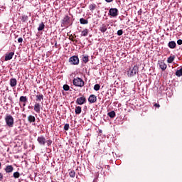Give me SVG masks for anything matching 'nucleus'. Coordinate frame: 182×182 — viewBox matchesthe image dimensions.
<instances>
[{
	"label": "nucleus",
	"instance_id": "obj_17",
	"mask_svg": "<svg viewBox=\"0 0 182 182\" xmlns=\"http://www.w3.org/2000/svg\"><path fill=\"white\" fill-rule=\"evenodd\" d=\"M100 32H102V33H105V32H106V31H107V25H106V24H102V25L100 27Z\"/></svg>",
	"mask_w": 182,
	"mask_h": 182
},
{
	"label": "nucleus",
	"instance_id": "obj_41",
	"mask_svg": "<svg viewBox=\"0 0 182 182\" xmlns=\"http://www.w3.org/2000/svg\"><path fill=\"white\" fill-rule=\"evenodd\" d=\"M154 107H160V105L157 103L154 104Z\"/></svg>",
	"mask_w": 182,
	"mask_h": 182
},
{
	"label": "nucleus",
	"instance_id": "obj_19",
	"mask_svg": "<svg viewBox=\"0 0 182 182\" xmlns=\"http://www.w3.org/2000/svg\"><path fill=\"white\" fill-rule=\"evenodd\" d=\"M176 41H170L168 43V48H170V49H174L176 48Z\"/></svg>",
	"mask_w": 182,
	"mask_h": 182
},
{
	"label": "nucleus",
	"instance_id": "obj_2",
	"mask_svg": "<svg viewBox=\"0 0 182 182\" xmlns=\"http://www.w3.org/2000/svg\"><path fill=\"white\" fill-rule=\"evenodd\" d=\"M139 73V66L134 65L132 68H129L127 71V75L129 77H132V76H136V75Z\"/></svg>",
	"mask_w": 182,
	"mask_h": 182
},
{
	"label": "nucleus",
	"instance_id": "obj_43",
	"mask_svg": "<svg viewBox=\"0 0 182 182\" xmlns=\"http://www.w3.org/2000/svg\"><path fill=\"white\" fill-rule=\"evenodd\" d=\"M97 168H102V166H97Z\"/></svg>",
	"mask_w": 182,
	"mask_h": 182
},
{
	"label": "nucleus",
	"instance_id": "obj_15",
	"mask_svg": "<svg viewBox=\"0 0 182 182\" xmlns=\"http://www.w3.org/2000/svg\"><path fill=\"white\" fill-rule=\"evenodd\" d=\"M6 173H12L14 171V166L12 165H8L5 168Z\"/></svg>",
	"mask_w": 182,
	"mask_h": 182
},
{
	"label": "nucleus",
	"instance_id": "obj_37",
	"mask_svg": "<svg viewBox=\"0 0 182 182\" xmlns=\"http://www.w3.org/2000/svg\"><path fill=\"white\" fill-rule=\"evenodd\" d=\"M46 143H47V145H48V147H49V146H51V144H52V140L49 139V140H48L47 141H46Z\"/></svg>",
	"mask_w": 182,
	"mask_h": 182
},
{
	"label": "nucleus",
	"instance_id": "obj_42",
	"mask_svg": "<svg viewBox=\"0 0 182 182\" xmlns=\"http://www.w3.org/2000/svg\"><path fill=\"white\" fill-rule=\"evenodd\" d=\"M106 2L110 3V2H113V0H105Z\"/></svg>",
	"mask_w": 182,
	"mask_h": 182
},
{
	"label": "nucleus",
	"instance_id": "obj_3",
	"mask_svg": "<svg viewBox=\"0 0 182 182\" xmlns=\"http://www.w3.org/2000/svg\"><path fill=\"white\" fill-rule=\"evenodd\" d=\"M73 85L77 87H83L85 86V81L80 77H76L73 80Z\"/></svg>",
	"mask_w": 182,
	"mask_h": 182
},
{
	"label": "nucleus",
	"instance_id": "obj_20",
	"mask_svg": "<svg viewBox=\"0 0 182 182\" xmlns=\"http://www.w3.org/2000/svg\"><path fill=\"white\" fill-rule=\"evenodd\" d=\"M87 35H89V30L87 28H85L81 32V36H87Z\"/></svg>",
	"mask_w": 182,
	"mask_h": 182
},
{
	"label": "nucleus",
	"instance_id": "obj_22",
	"mask_svg": "<svg viewBox=\"0 0 182 182\" xmlns=\"http://www.w3.org/2000/svg\"><path fill=\"white\" fill-rule=\"evenodd\" d=\"M82 113V107L77 106L75 107V114H80Z\"/></svg>",
	"mask_w": 182,
	"mask_h": 182
},
{
	"label": "nucleus",
	"instance_id": "obj_30",
	"mask_svg": "<svg viewBox=\"0 0 182 182\" xmlns=\"http://www.w3.org/2000/svg\"><path fill=\"white\" fill-rule=\"evenodd\" d=\"M13 177L15 178H19V177H21V173H19V172H14L13 173Z\"/></svg>",
	"mask_w": 182,
	"mask_h": 182
},
{
	"label": "nucleus",
	"instance_id": "obj_14",
	"mask_svg": "<svg viewBox=\"0 0 182 182\" xmlns=\"http://www.w3.org/2000/svg\"><path fill=\"white\" fill-rule=\"evenodd\" d=\"M18 85V81L16 80V78H11L10 80V86L11 87H15Z\"/></svg>",
	"mask_w": 182,
	"mask_h": 182
},
{
	"label": "nucleus",
	"instance_id": "obj_28",
	"mask_svg": "<svg viewBox=\"0 0 182 182\" xmlns=\"http://www.w3.org/2000/svg\"><path fill=\"white\" fill-rule=\"evenodd\" d=\"M173 61H174V56H170L167 59L168 63H173Z\"/></svg>",
	"mask_w": 182,
	"mask_h": 182
},
{
	"label": "nucleus",
	"instance_id": "obj_9",
	"mask_svg": "<svg viewBox=\"0 0 182 182\" xmlns=\"http://www.w3.org/2000/svg\"><path fill=\"white\" fill-rule=\"evenodd\" d=\"M75 103L80 105H85V103H86V97H81L77 98Z\"/></svg>",
	"mask_w": 182,
	"mask_h": 182
},
{
	"label": "nucleus",
	"instance_id": "obj_7",
	"mask_svg": "<svg viewBox=\"0 0 182 182\" xmlns=\"http://www.w3.org/2000/svg\"><path fill=\"white\" fill-rule=\"evenodd\" d=\"M62 25H70V17H69V16H65V17L62 20Z\"/></svg>",
	"mask_w": 182,
	"mask_h": 182
},
{
	"label": "nucleus",
	"instance_id": "obj_33",
	"mask_svg": "<svg viewBox=\"0 0 182 182\" xmlns=\"http://www.w3.org/2000/svg\"><path fill=\"white\" fill-rule=\"evenodd\" d=\"M21 21L22 22H26V21H28V16H25V15L22 16Z\"/></svg>",
	"mask_w": 182,
	"mask_h": 182
},
{
	"label": "nucleus",
	"instance_id": "obj_16",
	"mask_svg": "<svg viewBox=\"0 0 182 182\" xmlns=\"http://www.w3.org/2000/svg\"><path fill=\"white\" fill-rule=\"evenodd\" d=\"M159 68L161 69V70L164 71L166 69H167V64L164 63L163 61H161V63H159Z\"/></svg>",
	"mask_w": 182,
	"mask_h": 182
},
{
	"label": "nucleus",
	"instance_id": "obj_4",
	"mask_svg": "<svg viewBox=\"0 0 182 182\" xmlns=\"http://www.w3.org/2000/svg\"><path fill=\"white\" fill-rule=\"evenodd\" d=\"M70 65H79V57L73 55L69 58Z\"/></svg>",
	"mask_w": 182,
	"mask_h": 182
},
{
	"label": "nucleus",
	"instance_id": "obj_29",
	"mask_svg": "<svg viewBox=\"0 0 182 182\" xmlns=\"http://www.w3.org/2000/svg\"><path fill=\"white\" fill-rule=\"evenodd\" d=\"M69 174L70 177H72V178H75V177L76 176V172H75V171H70Z\"/></svg>",
	"mask_w": 182,
	"mask_h": 182
},
{
	"label": "nucleus",
	"instance_id": "obj_5",
	"mask_svg": "<svg viewBox=\"0 0 182 182\" xmlns=\"http://www.w3.org/2000/svg\"><path fill=\"white\" fill-rule=\"evenodd\" d=\"M109 14L110 16H112L113 18H116V16L119 15V10H117V9L116 8L114 9L112 8L109 9Z\"/></svg>",
	"mask_w": 182,
	"mask_h": 182
},
{
	"label": "nucleus",
	"instance_id": "obj_21",
	"mask_svg": "<svg viewBox=\"0 0 182 182\" xmlns=\"http://www.w3.org/2000/svg\"><path fill=\"white\" fill-rule=\"evenodd\" d=\"M80 23L82 24V25H87L89 23V21L83 18H81L80 19Z\"/></svg>",
	"mask_w": 182,
	"mask_h": 182
},
{
	"label": "nucleus",
	"instance_id": "obj_12",
	"mask_svg": "<svg viewBox=\"0 0 182 182\" xmlns=\"http://www.w3.org/2000/svg\"><path fill=\"white\" fill-rule=\"evenodd\" d=\"M41 104L39 102H36L34 105V112L36 113H41Z\"/></svg>",
	"mask_w": 182,
	"mask_h": 182
},
{
	"label": "nucleus",
	"instance_id": "obj_36",
	"mask_svg": "<svg viewBox=\"0 0 182 182\" xmlns=\"http://www.w3.org/2000/svg\"><path fill=\"white\" fill-rule=\"evenodd\" d=\"M117 35L118 36H122V35H123V30H119L117 31Z\"/></svg>",
	"mask_w": 182,
	"mask_h": 182
},
{
	"label": "nucleus",
	"instance_id": "obj_40",
	"mask_svg": "<svg viewBox=\"0 0 182 182\" xmlns=\"http://www.w3.org/2000/svg\"><path fill=\"white\" fill-rule=\"evenodd\" d=\"M177 43L178 45H182V40L181 39L178 40Z\"/></svg>",
	"mask_w": 182,
	"mask_h": 182
},
{
	"label": "nucleus",
	"instance_id": "obj_31",
	"mask_svg": "<svg viewBox=\"0 0 182 182\" xmlns=\"http://www.w3.org/2000/svg\"><path fill=\"white\" fill-rule=\"evenodd\" d=\"M69 40L72 42H76L77 43V40L75 39V37H73V35L69 36Z\"/></svg>",
	"mask_w": 182,
	"mask_h": 182
},
{
	"label": "nucleus",
	"instance_id": "obj_35",
	"mask_svg": "<svg viewBox=\"0 0 182 182\" xmlns=\"http://www.w3.org/2000/svg\"><path fill=\"white\" fill-rule=\"evenodd\" d=\"M64 130H65L66 132H68V130H69V124H65Z\"/></svg>",
	"mask_w": 182,
	"mask_h": 182
},
{
	"label": "nucleus",
	"instance_id": "obj_32",
	"mask_svg": "<svg viewBox=\"0 0 182 182\" xmlns=\"http://www.w3.org/2000/svg\"><path fill=\"white\" fill-rule=\"evenodd\" d=\"M94 90H95L96 92H97L98 90H100V85L96 84L94 86Z\"/></svg>",
	"mask_w": 182,
	"mask_h": 182
},
{
	"label": "nucleus",
	"instance_id": "obj_6",
	"mask_svg": "<svg viewBox=\"0 0 182 182\" xmlns=\"http://www.w3.org/2000/svg\"><path fill=\"white\" fill-rule=\"evenodd\" d=\"M37 141H38V144H40V146H45V144L46 143V138H45L43 136V135H41L38 137Z\"/></svg>",
	"mask_w": 182,
	"mask_h": 182
},
{
	"label": "nucleus",
	"instance_id": "obj_45",
	"mask_svg": "<svg viewBox=\"0 0 182 182\" xmlns=\"http://www.w3.org/2000/svg\"><path fill=\"white\" fill-rule=\"evenodd\" d=\"M55 46H56L58 45V43H55Z\"/></svg>",
	"mask_w": 182,
	"mask_h": 182
},
{
	"label": "nucleus",
	"instance_id": "obj_8",
	"mask_svg": "<svg viewBox=\"0 0 182 182\" xmlns=\"http://www.w3.org/2000/svg\"><path fill=\"white\" fill-rule=\"evenodd\" d=\"M19 103H22L23 107H25V106H26V103H28V97L21 96L19 98Z\"/></svg>",
	"mask_w": 182,
	"mask_h": 182
},
{
	"label": "nucleus",
	"instance_id": "obj_23",
	"mask_svg": "<svg viewBox=\"0 0 182 182\" xmlns=\"http://www.w3.org/2000/svg\"><path fill=\"white\" fill-rule=\"evenodd\" d=\"M82 62L87 63V62H89V55H82Z\"/></svg>",
	"mask_w": 182,
	"mask_h": 182
},
{
	"label": "nucleus",
	"instance_id": "obj_24",
	"mask_svg": "<svg viewBox=\"0 0 182 182\" xmlns=\"http://www.w3.org/2000/svg\"><path fill=\"white\" fill-rule=\"evenodd\" d=\"M107 114L109 117H111V119H114V117H116V112H114V111H111L108 112Z\"/></svg>",
	"mask_w": 182,
	"mask_h": 182
},
{
	"label": "nucleus",
	"instance_id": "obj_38",
	"mask_svg": "<svg viewBox=\"0 0 182 182\" xmlns=\"http://www.w3.org/2000/svg\"><path fill=\"white\" fill-rule=\"evenodd\" d=\"M23 41V38H19L18 39V43H22Z\"/></svg>",
	"mask_w": 182,
	"mask_h": 182
},
{
	"label": "nucleus",
	"instance_id": "obj_13",
	"mask_svg": "<svg viewBox=\"0 0 182 182\" xmlns=\"http://www.w3.org/2000/svg\"><path fill=\"white\" fill-rule=\"evenodd\" d=\"M14 55H15L14 52H11L8 54H6V55H5L6 62L8 60H11V59H12V58H14Z\"/></svg>",
	"mask_w": 182,
	"mask_h": 182
},
{
	"label": "nucleus",
	"instance_id": "obj_39",
	"mask_svg": "<svg viewBox=\"0 0 182 182\" xmlns=\"http://www.w3.org/2000/svg\"><path fill=\"white\" fill-rule=\"evenodd\" d=\"M3 179H4V175L2 174V173H0V181H2Z\"/></svg>",
	"mask_w": 182,
	"mask_h": 182
},
{
	"label": "nucleus",
	"instance_id": "obj_44",
	"mask_svg": "<svg viewBox=\"0 0 182 182\" xmlns=\"http://www.w3.org/2000/svg\"><path fill=\"white\" fill-rule=\"evenodd\" d=\"M1 166H2V164L0 162V168H1Z\"/></svg>",
	"mask_w": 182,
	"mask_h": 182
},
{
	"label": "nucleus",
	"instance_id": "obj_1",
	"mask_svg": "<svg viewBox=\"0 0 182 182\" xmlns=\"http://www.w3.org/2000/svg\"><path fill=\"white\" fill-rule=\"evenodd\" d=\"M4 120L6 122V126H8V127H14V117H12V115L6 114L4 118Z\"/></svg>",
	"mask_w": 182,
	"mask_h": 182
},
{
	"label": "nucleus",
	"instance_id": "obj_27",
	"mask_svg": "<svg viewBox=\"0 0 182 182\" xmlns=\"http://www.w3.org/2000/svg\"><path fill=\"white\" fill-rule=\"evenodd\" d=\"M176 75L178 77H180V76H182V68L176 72Z\"/></svg>",
	"mask_w": 182,
	"mask_h": 182
},
{
	"label": "nucleus",
	"instance_id": "obj_10",
	"mask_svg": "<svg viewBox=\"0 0 182 182\" xmlns=\"http://www.w3.org/2000/svg\"><path fill=\"white\" fill-rule=\"evenodd\" d=\"M88 102L89 103H96L97 102V97L95 95H91L88 97Z\"/></svg>",
	"mask_w": 182,
	"mask_h": 182
},
{
	"label": "nucleus",
	"instance_id": "obj_25",
	"mask_svg": "<svg viewBox=\"0 0 182 182\" xmlns=\"http://www.w3.org/2000/svg\"><path fill=\"white\" fill-rule=\"evenodd\" d=\"M88 8H89L90 11H92H92H95V9H96L97 6L95 4H92L89 5Z\"/></svg>",
	"mask_w": 182,
	"mask_h": 182
},
{
	"label": "nucleus",
	"instance_id": "obj_34",
	"mask_svg": "<svg viewBox=\"0 0 182 182\" xmlns=\"http://www.w3.org/2000/svg\"><path fill=\"white\" fill-rule=\"evenodd\" d=\"M63 89L66 92H68V90H69V89H70V87L68 85L65 84V85H63Z\"/></svg>",
	"mask_w": 182,
	"mask_h": 182
},
{
	"label": "nucleus",
	"instance_id": "obj_18",
	"mask_svg": "<svg viewBox=\"0 0 182 182\" xmlns=\"http://www.w3.org/2000/svg\"><path fill=\"white\" fill-rule=\"evenodd\" d=\"M28 120L29 123H35V122H36V118H35V116L33 115H29L28 117Z\"/></svg>",
	"mask_w": 182,
	"mask_h": 182
},
{
	"label": "nucleus",
	"instance_id": "obj_11",
	"mask_svg": "<svg viewBox=\"0 0 182 182\" xmlns=\"http://www.w3.org/2000/svg\"><path fill=\"white\" fill-rule=\"evenodd\" d=\"M36 102H43V94L38 92L37 95H36Z\"/></svg>",
	"mask_w": 182,
	"mask_h": 182
},
{
	"label": "nucleus",
	"instance_id": "obj_26",
	"mask_svg": "<svg viewBox=\"0 0 182 182\" xmlns=\"http://www.w3.org/2000/svg\"><path fill=\"white\" fill-rule=\"evenodd\" d=\"M43 29H45V23H41L38 28V31H43Z\"/></svg>",
	"mask_w": 182,
	"mask_h": 182
}]
</instances>
